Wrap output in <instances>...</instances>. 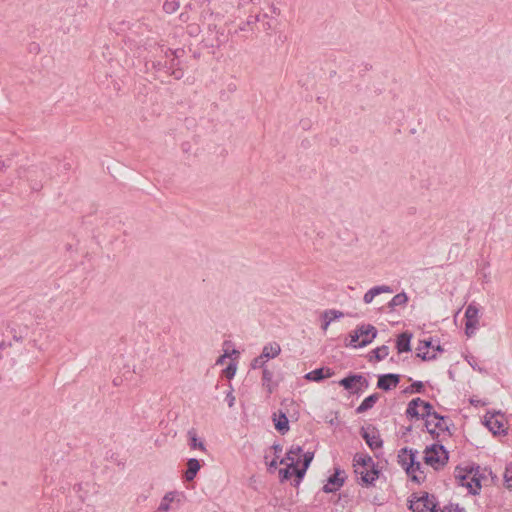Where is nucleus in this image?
<instances>
[{
    "instance_id": "obj_30",
    "label": "nucleus",
    "mask_w": 512,
    "mask_h": 512,
    "mask_svg": "<svg viewBox=\"0 0 512 512\" xmlns=\"http://www.w3.org/2000/svg\"><path fill=\"white\" fill-rule=\"evenodd\" d=\"M407 301H408V297H407L406 293H404V292L398 293L389 302V307L395 308L397 306H402V305H405L407 303Z\"/></svg>"
},
{
    "instance_id": "obj_6",
    "label": "nucleus",
    "mask_w": 512,
    "mask_h": 512,
    "mask_svg": "<svg viewBox=\"0 0 512 512\" xmlns=\"http://www.w3.org/2000/svg\"><path fill=\"white\" fill-rule=\"evenodd\" d=\"M409 508L413 512H440V510L437 509L435 497L426 492L414 494L410 500Z\"/></svg>"
},
{
    "instance_id": "obj_18",
    "label": "nucleus",
    "mask_w": 512,
    "mask_h": 512,
    "mask_svg": "<svg viewBox=\"0 0 512 512\" xmlns=\"http://www.w3.org/2000/svg\"><path fill=\"white\" fill-rule=\"evenodd\" d=\"M398 461L406 472H413L416 455L412 450L402 449L398 455Z\"/></svg>"
},
{
    "instance_id": "obj_26",
    "label": "nucleus",
    "mask_w": 512,
    "mask_h": 512,
    "mask_svg": "<svg viewBox=\"0 0 512 512\" xmlns=\"http://www.w3.org/2000/svg\"><path fill=\"white\" fill-rule=\"evenodd\" d=\"M187 436L189 440V446L191 449H199L203 452L206 451L204 442L198 438L197 433L194 429L189 430Z\"/></svg>"
},
{
    "instance_id": "obj_7",
    "label": "nucleus",
    "mask_w": 512,
    "mask_h": 512,
    "mask_svg": "<svg viewBox=\"0 0 512 512\" xmlns=\"http://www.w3.org/2000/svg\"><path fill=\"white\" fill-rule=\"evenodd\" d=\"M425 426L427 431L434 437H439L441 434L449 435L448 420L433 410L425 420Z\"/></svg>"
},
{
    "instance_id": "obj_35",
    "label": "nucleus",
    "mask_w": 512,
    "mask_h": 512,
    "mask_svg": "<svg viewBox=\"0 0 512 512\" xmlns=\"http://www.w3.org/2000/svg\"><path fill=\"white\" fill-rule=\"evenodd\" d=\"M266 361L261 357V355H259L258 357L254 358L251 362V368L252 369H259L261 368L262 370L264 368H267L266 367Z\"/></svg>"
},
{
    "instance_id": "obj_33",
    "label": "nucleus",
    "mask_w": 512,
    "mask_h": 512,
    "mask_svg": "<svg viewBox=\"0 0 512 512\" xmlns=\"http://www.w3.org/2000/svg\"><path fill=\"white\" fill-rule=\"evenodd\" d=\"M237 371V363L232 361L229 363V365L223 370V375L228 378L232 379Z\"/></svg>"
},
{
    "instance_id": "obj_46",
    "label": "nucleus",
    "mask_w": 512,
    "mask_h": 512,
    "mask_svg": "<svg viewBox=\"0 0 512 512\" xmlns=\"http://www.w3.org/2000/svg\"><path fill=\"white\" fill-rule=\"evenodd\" d=\"M271 27H272V26H271V24H270V23H267V25H264V29H265V30H268V29H270Z\"/></svg>"
},
{
    "instance_id": "obj_2",
    "label": "nucleus",
    "mask_w": 512,
    "mask_h": 512,
    "mask_svg": "<svg viewBox=\"0 0 512 512\" xmlns=\"http://www.w3.org/2000/svg\"><path fill=\"white\" fill-rule=\"evenodd\" d=\"M353 467L355 474L364 485L373 484L379 477V471L368 454L357 453L353 458Z\"/></svg>"
},
{
    "instance_id": "obj_36",
    "label": "nucleus",
    "mask_w": 512,
    "mask_h": 512,
    "mask_svg": "<svg viewBox=\"0 0 512 512\" xmlns=\"http://www.w3.org/2000/svg\"><path fill=\"white\" fill-rule=\"evenodd\" d=\"M466 360H467L468 364L472 367L473 370H476L480 373L485 372V370L479 366L478 361L475 357L469 356V357H466Z\"/></svg>"
},
{
    "instance_id": "obj_9",
    "label": "nucleus",
    "mask_w": 512,
    "mask_h": 512,
    "mask_svg": "<svg viewBox=\"0 0 512 512\" xmlns=\"http://www.w3.org/2000/svg\"><path fill=\"white\" fill-rule=\"evenodd\" d=\"M433 407L430 403L420 399L415 398L411 400L406 409V414L408 417L424 419L426 420L429 414L432 412Z\"/></svg>"
},
{
    "instance_id": "obj_28",
    "label": "nucleus",
    "mask_w": 512,
    "mask_h": 512,
    "mask_svg": "<svg viewBox=\"0 0 512 512\" xmlns=\"http://www.w3.org/2000/svg\"><path fill=\"white\" fill-rule=\"evenodd\" d=\"M378 400V396L376 394L370 395L366 397L362 403L357 407V413H363L368 409L372 408L376 401Z\"/></svg>"
},
{
    "instance_id": "obj_25",
    "label": "nucleus",
    "mask_w": 512,
    "mask_h": 512,
    "mask_svg": "<svg viewBox=\"0 0 512 512\" xmlns=\"http://www.w3.org/2000/svg\"><path fill=\"white\" fill-rule=\"evenodd\" d=\"M411 337H412V335L407 332H404L398 336L397 342H396V348L398 350V353L410 351Z\"/></svg>"
},
{
    "instance_id": "obj_15",
    "label": "nucleus",
    "mask_w": 512,
    "mask_h": 512,
    "mask_svg": "<svg viewBox=\"0 0 512 512\" xmlns=\"http://www.w3.org/2000/svg\"><path fill=\"white\" fill-rule=\"evenodd\" d=\"M343 317H344V313L339 310H335V309L325 310L324 312H322V314L320 316L321 321H322L321 329L324 332H326L328 330L330 324L333 321L339 320Z\"/></svg>"
},
{
    "instance_id": "obj_3",
    "label": "nucleus",
    "mask_w": 512,
    "mask_h": 512,
    "mask_svg": "<svg viewBox=\"0 0 512 512\" xmlns=\"http://www.w3.org/2000/svg\"><path fill=\"white\" fill-rule=\"evenodd\" d=\"M455 478L460 486L466 487L471 494H477L481 489L482 476L479 473V467L464 470L457 468Z\"/></svg>"
},
{
    "instance_id": "obj_8",
    "label": "nucleus",
    "mask_w": 512,
    "mask_h": 512,
    "mask_svg": "<svg viewBox=\"0 0 512 512\" xmlns=\"http://www.w3.org/2000/svg\"><path fill=\"white\" fill-rule=\"evenodd\" d=\"M185 495L181 491L173 490L164 494L158 505L159 512H170L178 509L183 501Z\"/></svg>"
},
{
    "instance_id": "obj_12",
    "label": "nucleus",
    "mask_w": 512,
    "mask_h": 512,
    "mask_svg": "<svg viewBox=\"0 0 512 512\" xmlns=\"http://www.w3.org/2000/svg\"><path fill=\"white\" fill-rule=\"evenodd\" d=\"M204 41L207 46L217 47L227 41V35L223 28H218L215 23H209L208 33Z\"/></svg>"
},
{
    "instance_id": "obj_20",
    "label": "nucleus",
    "mask_w": 512,
    "mask_h": 512,
    "mask_svg": "<svg viewBox=\"0 0 512 512\" xmlns=\"http://www.w3.org/2000/svg\"><path fill=\"white\" fill-rule=\"evenodd\" d=\"M281 353V346L277 342H269L263 346L261 357L268 362L275 359Z\"/></svg>"
},
{
    "instance_id": "obj_16",
    "label": "nucleus",
    "mask_w": 512,
    "mask_h": 512,
    "mask_svg": "<svg viewBox=\"0 0 512 512\" xmlns=\"http://www.w3.org/2000/svg\"><path fill=\"white\" fill-rule=\"evenodd\" d=\"M362 437L371 449H378L382 447L383 442L380 438L379 432L375 428L363 430Z\"/></svg>"
},
{
    "instance_id": "obj_45",
    "label": "nucleus",
    "mask_w": 512,
    "mask_h": 512,
    "mask_svg": "<svg viewBox=\"0 0 512 512\" xmlns=\"http://www.w3.org/2000/svg\"><path fill=\"white\" fill-rule=\"evenodd\" d=\"M256 20H258L257 17H251L250 19H248V24Z\"/></svg>"
},
{
    "instance_id": "obj_38",
    "label": "nucleus",
    "mask_w": 512,
    "mask_h": 512,
    "mask_svg": "<svg viewBox=\"0 0 512 512\" xmlns=\"http://www.w3.org/2000/svg\"><path fill=\"white\" fill-rule=\"evenodd\" d=\"M506 487L512 490V469L507 468L504 474Z\"/></svg>"
},
{
    "instance_id": "obj_13",
    "label": "nucleus",
    "mask_w": 512,
    "mask_h": 512,
    "mask_svg": "<svg viewBox=\"0 0 512 512\" xmlns=\"http://www.w3.org/2000/svg\"><path fill=\"white\" fill-rule=\"evenodd\" d=\"M486 427L495 435L506 433L505 417L501 413H494L485 416Z\"/></svg>"
},
{
    "instance_id": "obj_34",
    "label": "nucleus",
    "mask_w": 512,
    "mask_h": 512,
    "mask_svg": "<svg viewBox=\"0 0 512 512\" xmlns=\"http://www.w3.org/2000/svg\"><path fill=\"white\" fill-rule=\"evenodd\" d=\"M272 449L274 450L275 458L270 462H267V464L271 468H276L278 464L277 459L279 458V454L282 452V447L280 445H273Z\"/></svg>"
},
{
    "instance_id": "obj_24",
    "label": "nucleus",
    "mask_w": 512,
    "mask_h": 512,
    "mask_svg": "<svg viewBox=\"0 0 512 512\" xmlns=\"http://www.w3.org/2000/svg\"><path fill=\"white\" fill-rule=\"evenodd\" d=\"M343 482V478H340L339 473L336 471L334 475L328 478V481L324 485L323 490L327 493L334 492L343 485Z\"/></svg>"
},
{
    "instance_id": "obj_23",
    "label": "nucleus",
    "mask_w": 512,
    "mask_h": 512,
    "mask_svg": "<svg viewBox=\"0 0 512 512\" xmlns=\"http://www.w3.org/2000/svg\"><path fill=\"white\" fill-rule=\"evenodd\" d=\"M200 469H201V464H200L199 460H197L195 458H190L187 461V469L184 473L185 479L187 481H192L196 477V475Z\"/></svg>"
},
{
    "instance_id": "obj_43",
    "label": "nucleus",
    "mask_w": 512,
    "mask_h": 512,
    "mask_svg": "<svg viewBox=\"0 0 512 512\" xmlns=\"http://www.w3.org/2000/svg\"><path fill=\"white\" fill-rule=\"evenodd\" d=\"M223 355L226 358H231L230 349L229 348H225Z\"/></svg>"
},
{
    "instance_id": "obj_22",
    "label": "nucleus",
    "mask_w": 512,
    "mask_h": 512,
    "mask_svg": "<svg viewBox=\"0 0 512 512\" xmlns=\"http://www.w3.org/2000/svg\"><path fill=\"white\" fill-rule=\"evenodd\" d=\"M273 422L275 429L281 434H285L289 430V421L285 413L279 412L273 414Z\"/></svg>"
},
{
    "instance_id": "obj_17",
    "label": "nucleus",
    "mask_w": 512,
    "mask_h": 512,
    "mask_svg": "<svg viewBox=\"0 0 512 512\" xmlns=\"http://www.w3.org/2000/svg\"><path fill=\"white\" fill-rule=\"evenodd\" d=\"M363 383H366V380L361 375H351L339 382L346 390L353 392L359 391Z\"/></svg>"
},
{
    "instance_id": "obj_42",
    "label": "nucleus",
    "mask_w": 512,
    "mask_h": 512,
    "mask_svg": "<svg viewBox=\"0 0 512 512\" xmlns=\"http://www.w3.org/2000/svg\"><path fill=\"white\" fill-rule=\"evenodd\" d=\"M226 360V357H224V355L222 354L217 360H216V365H223L224 362Z\"/></svg>"
},
{
    "instance_id": "obj_1",
    "label": "nucleus",
    "mask_w": 512,
    "mask_h": 512,
    "mask_svg": "<svg viewBox=\"0 0 512 512\" xmlns=\"http://www.w3.org/2000/svg\"><path fill=\"white\" fill-rule=\"evenodd\" d=\"M314 453H303L302 447L299 445H292L286 453V457L280 460L281 464H286L293 468V472L301 479L306 473L311 461L313 460Z\"/></svg>"
},
{
    "instance_id": "obj_11",
    "label": "nucleus",
    "mask_w": 512,
    "mask_h": 512,
    "mask_svg": "<svg viewBox=\"0 0 512 512\" xmlns=\"http://www.w3.org/2000/svg\"><path fill=\"white\" fill-rule=\"evenodd\" d=\"M479 308L474 304H469L465 310V333L468 337L475 334L479 326Z\"/></svg>"
},
{
    "instance_id": "obj_5",
    "label": "nucleus",
    "mask_w": 512,
    "mask_h": 512,
    "mask_svg": "<svg viewBox=\"0 0 512 512\" xmlns=\"http://www.w3.org/2000/svg\"><path fill=\"white\" fill-rule=\"evenodd\" d=\"M377 330L370 324L361 325L350 334L349 345L354 348L364 347L370 344L376 337Z\"/></svg>"
},
{
    "instance_id": "obj_32",
    "label": "nucleus",
    "mask_w": 512,
    "mask_h": 512,
    "mask_svg": "<svg viewBox=\"0 0 512 512\" xmlns=\"http://www.w3.org/2000/svg\"><path fill=\"white\" fill-rule=\"evenodd\" d=\"M372 353L375 355V358L380 361L388 356L389 348L388 346L383 345L374 349Z\"/></svg>"
},
{
    "instance_id": "obj_44",
    "label": "nucleus",
    "mask_w": 512,
    "mask_h": 512,
    "mask_svg": "<svg viewBox=\"0 0 512 512\" xmlns=\"http://www.w3.org/2000/svg\"><path fill=\"white\" fill-rule=\"evenodd\" d=\"M230 354H231V357H232V356H234V355H235V356H239V351H238V350H236V349H231V350H230Z\"/></svg>"
},
{
    "instance_id": "obj_37",
    "label": "nucleus",
    "mask_w": 512,
    "mask_h": 512,
    "mask_svg": "<svg viewBox=\"0 0 512 512\" xmlns=\"http://www.w3.org/2000/svg\"><path fill=\"white\" fill-rule=\"evenodd\" d=\"M279 474L282 480H288L292 475H296V473L293 472V468H290V466H287L285 469H281Z\"/></svg>"
},
{
    "instance_id": "obj_10",
    "label": "nucleus",
    "mask_w": 512,
    "mask_h": 512,
    "mask_svg": "<svg viewBox=\"0 0 512 512\" xmlns=\"http://www.w3.org/2000/svg\"><path fill=\"white\" fill-rule=\"evenodd\" d=\"M416 351L417 356L423 360H432L436 358L437 353L441 352L442 349L440 345L432 339H423L419 341Z\"/></svg>"
},
{
    "instance_id": "obj_31",
    "label": "nucleus",
    "mask_w": 512,
    "mask_h": 512,
    "mask_svg": "<svg viewBox=\"0 0 512 512\" xmlns=\"http://www.w3.org/2000/svg\"><path fill=\"white\" fill-rule=\"evenodd\" d=\"M180 6L179 0H165L163 4V9L166 13H174L178 10Z\"/></svg>"
},
{
    "instance_id": "obj_19",
    "label": "nucleus",
    "mask_w": 512,
    "mask_h": 512,
    "mask_svg": "<svg viewBox=\"0 0 512 512\" xmlns=\"http://www.w3.org/2000/svg\"><path fill=\"white\" fill-rule=\"evenodd\" d=\"M400 377L398 374H384L379 376L377 387L379 389L388 391L395 388L399 383Z\"/></svg>"
},
{
    "instance_id": "obj_41",
    "label": "nucleus",
    "mask_w": 512,
    "mask_h": 512,
    "mask_svg": "<svg viewBox=\"0 0 512 512\" xmlns=\"http://www.w3.org/2000/svg\"><path fill=\"white\" fill-rule=\"evenodd\" d=\"M412 387H414L417 392H420L421 389L423 388V383L420 381L415 382V383H413Z\"/></svg>"
},
{
    "instance_id": "obj_39",
    "label": "nucleus",
    "mask_w": 512,
    "mask_h": 512,
    "mask_svg": "<svg viewBox=\"0 0 512 512\" xmlns=\"http://www.w3.org/2000/svg\"><path fill=\"white\" fill-rule=\"evenodd\" d=\"M440 512H465V509L463 507H460L458 504H451L450 506L445 507V509Z\"/></svg>"
},
{
    "instance_id": "obj_21",
    "label": "nucleus",
    "mask_w": 512,
    "mask_h": 512,
    "mask_svg": "<svg viewBox=\"0 0 512 512\" xmlns=\"http://www.w3.org/2000/svg\"><path fill=\"white\" fill-rule=\"evenodd\" d=\"M392 292H393L392 288L388 285L375 286V287H372L371 289H369L364 294L363 301L365 304H370L376 296L383 294V293L390 294Z\"/></svg>"
},
{
    "instance_id": "obj_27",
    "label": "nucleus",
    "mask_w": 512,
    "mask_h": 512,
    "mask_svg": "<svg viewBox=\"0 0 512 512\" xmlns=\"http://www.w3.org/2000/svg\"><path fill=\"white\" fill-rule=\"evenodd\" d=\"M262 385L268 390V392H272L274 385H273V372L268 369L264 368L262 370Z\"/></svg>"
},
{
    "instance_id": "obj_14",
    "label": "nucleus",
    "mask_w": 512,
    "mask_h": 512,
    "mask_svg": "<svg viewBox=\"0 0 512 512\" xmlns=\"http://www.w3.org/2000/svg\"><path fill=\"white\" fill-rule=\"evenodd\" d=\"M334 375V371L328 367H321L312 370L304 375V378L312 382H320Z\"/></svg>"
},
{
    "instance_id": "obj_4",
    "label": "nucleus",
    "mask_w": 512,
    "mask_h": 512,
    "mask_svg": "<svg viewBox=\"0 0 512 512\" xmlns=\"http://www.w3.org/2000/svg\"><path fill=\"white\" fill-rule=\"evenodd\" d=\"M448 452L443 445L434 443L424 451V461L435 470L442 468L448 462Z\"/></svg>"
},
{
    "instance_id": "obj_40",
    "label": "nucleus",
    "mask_w": 512,
    "mask_h": 512,
    "mask_svg": "<svg viewBox=\"0 0 512 512\" xmlns=\"http://www.w3.org/2000/svg\"><path fill=\"white\" fill-rule=\"evenodd\" d=\"M226 401L229 407H233L235 403V396L233 395V390L230 389L226 394Z\"/></svg>"
},
{
    "instance_id": "obj_29",
    "label": "nucleus",
    "mask_w": 512,
    "mask_h": 512,
    "mask_svg": "<svg viewBox=\"0 0 512 512\" xmlns=\"http://www.w3.org/2000/svg\"><path fill=\"white\" fill-rule=\"evenodd\" d=\"M413 466V472H407V474L411 477L413 481L420 483L425 478L424 472L422 471L421 463L415 461Z\"/></svg>"
}]
</instances>
